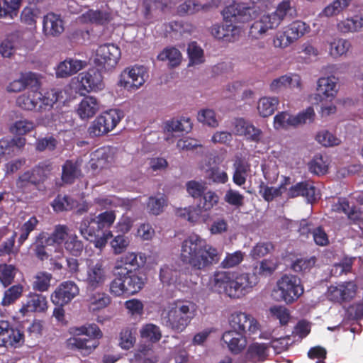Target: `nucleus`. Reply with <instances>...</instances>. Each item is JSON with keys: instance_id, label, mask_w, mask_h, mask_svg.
Masks as SVG:
<instances>
[{"instance_id": "1", "label": "nucleus", "mask_w": 363, "mask_h": 363, "mask_svg": "<svg viewBox=\"0 0 363 363\" xmlns=\"http://www.w3.org/2000/svg\"><path fill=\"white\" fill-rule=\"evenodd\" d=\"M222 252L198 235L185 239L181 246V259L195 270H206L219 262Z\"/></svg>"}, {"instance_id": "2", "label": "nucleus", "mask_w": 363, "mask_h": 363, "mask_svg": "<svg viewBox=\"0 0 363 363\" xmlns=\"http://www.w3.org/2000/svg\"><path fill=\"white\" fill-rule=\"evenodd\" d=\"M214 286L230 298H239L244 296L255 286L258 280L250 274H241L234 277L229 272H218L214 276Z\"/></svg>"}, {"instance_id": "3", "label": "nucleus", "mask_w": 363, "mask_h": 363, "mask_svg": "<svg viewBox=\"0 0 363 363\" xmlns=\"http://www.w3.org/2000/svg\"><path fill=\"white\" fill-rule=\"evenodd\" d=\"M196 306L191 301L177 300L171 303L162 318L164 324L177 333H182L195 316Z\"/></svg>"}, {"instance_id": "4", "label": "nucleus", "mask_w": 363, "mask_h": 363, "mask_svg": "<svg viewBox=\"0 0 363 363\" xmlns=\"http://www.w3.org/2000/svg\"><path fill=\"white\" fill-rule=\"evenodd\" d=\"M146 278L144 274L131 269H122L116 272V277L111 281L109 291L115 296L133 295L139 292L145 286Z\"/></svg>"}, {"instance_id": "5", "label": "nucleus", "mask_w": 363, "mask_h": 363, "mask_svg": "<svg viewBox=\"0 0 363 363\" xmlns=\"http://www.w3.org/2000/svg\"><path fill=\"white\" fill-rule=\"evenodd\" d=\"M337 80L334 76L319 77V101L321 103L322 116H328L336 112V106L332 101L337 92Z\"/></svg>"}, {"instance_id": "6", "label": "nucleus", "mask_w": 363, "mask_h": 363, "mask_svg": "<svg viewBox=\"0 0 363 363\" xmlns=\"http://www.w3.org/2000/svg\"><path fill=\"white\" fill-rule=\"evenodd\" d=\"M276 294L279 293L278 300L292 303L303 293V288L299 278L294 275L285 274L277 282Z\"/></svg>"}, {"instance_id": "7", "label": "nucleus", "mask_w": 363, "mask_h": 363, "mask_svg": "<svg viewBox=\"0 0 363 363\" xmlns=\"http://www.w3.org/2000/svg\"><path fill=\"white\" fill-rule=\"evenodd\" d=\"M121 113L110 110L99 116L90 125L88 133L91 138L100 137L111 131L121 120Z\"/></svg>"}, {"instance_id": "8", "label": "nucleus", "mask_w": 363, "mask_h": 363, "mask_svg": "<svg viewBox=\"0 0 363 363\" xmlns=\"http://www.w3.org/2000/svg\"><path fill=\"white\" fill-rule=\"evenodd\" d=\"M121 55V50L118 46L106 43L97 48L94 63L101 69L111 70L118 64Z\"/></svg>"}, {"instance_id": "9", "label": "nucleus", "mask_w": 363, "mask_h": 363, "mask_svg": "<svg viewBox=\"0 0 363 363\" xmlns=\"http://www.w3.org/2000/svg\"><path fill=\"white\" fill-rule=\"evenodd\" d=\"M48 166L39 164L30 170H28L21 174L16 180V186L23 192H26L30 185H33L37 189L48 178Z\"/></svg>"}, {"instance_id": "10", "label": "nucleus", "mask_w": 363, "mask_h": 363, "mask_svg": "<svg viewBox=\"0 0 363 363\" xmlns=\"http://www.w3.org/2000/svg\"><path fill=\"white\" fill-rule=\"evenodd\" d=\"M229 324L233 330L249 335L257 333L260 330L257 320L252 315L242 312L232 313L229 318Z\"/></svg>"}, {"instance_id": "11", "label": "nucleus", "mask_w": 363, "mask_h": 363, "mask_svg": "<svg viewBox=\"0 0 363 363\" xmlns=\"http://www.w3.org/2000/svg\"><path fill=\"white\" fill-rule=\"evenodd\" d=\"M108 279V273L101 260L90 263L86 269L84 279L86 290H96L102 287Z\"/></svg>"}, {"instance_id": "12", "label": "nucleus", "mask_w": 363, "mask_h": 363, "mask_svg": "<svg viewBox=\"0 0 363 363\" xmlns=\"http://www.w3.org/2000/svg\"><path fill=\"white\" fill-rule=\"evenodd\" d=\"M224 19L229 22H245L255 16L256 10L253 6L244 3H233L223 11Z\"/></svg>"}, {"instance_id": "13", "label": "nucleus", "mask_w": 363, "mask_h": 363, "mask_svg": "<svg viewBox=\"0 0 363 363\" xmlns=\"http://www.w3.org/2000/svg\"><path fill=\"white\" fill-rule=\"evenodd\" d=\"M79 288L73 281L60 283L51 294L52 303L57 306H64L79 294Z\"/></svg>"}, {"instance_id": "14", "label": "nucleus", "mask_w": 363, "mask_h": 363, "mask_svg": "<svg viewBox=\"0 0 363 363\" xmlns=\"http://www.w3.org/2000/svg\"><path fill=\"white\" fill-rule=\"evenodd\" d=\"M357 292V285L354 281H345L337 285H331L328 288L326 297L330 301L341 303L350 301Z\"/></svg>"}, {"instance_id": "15", "label": "nucleus", "mask_w": 363, "mask_h": 363, "mask_svg": "<svg viewBox=\"0 0 363 363\" xmlns=\"http://www.w3.org/2000/svg\"><path fill=\"white\" fill-rule=\"evenodd\" d=\"M78 81L81 95H85L86 93L92 91L101 90L104 86L102 74L98 69H90L86 72L81 73L78 77Z\"/></svg>"}, {"instance_id": "16", "label": "nucleus", "mask_w": 363, "mask_h": 363, "mask_svg": "<svg viewBox=\"0 0 363 363\" xmlns=\"http://www.w3.org/2000/svg\"><path fill=\"white\" fill-rule=\"evenodd\" d=\"M147 77L145 67L135 66L124 70L121 74L120 84L128 90L137 89L145 82Z\"/></svg>"}, {"instance_id": "17", "label": "nucleus", "mask_w": 363, "mask_h": 363, "mask_svg": "<svg viewBox=\"0 0 363 363\" xmlns=\"http://www.w3.org/2000/svg\"><path fill=\"white\" fill-rule=\"evenodd\" d=\"M24 335L6 321H0V346L16 347L23 342Z\"/></svg>"}, {"instance_id": "18", "label": "nucleus", "mask_w": 363, "mask_h": 363, "mask_svg": "<svg viewBox=\"0 0 363 363\" xmlns=\"http://www.w3.org/2000/svg\"><path fill=\"white\" fill-rule=\"evenodd\" d=\"M101 337L82 338L80 337H72L67 340L66 346L69 350H75L82 355L86 356L91 354L99 345V339Z\"/></svg>"}, {"instance_id": "19", "label": "nucleus", "mask_w": 363, "mask_h": 363, "mask_svg": "<svg viewBox=\"0 0 363 363\" xmlns=\"http://www.w3.org/2000/svg\"><path fill=\"white\" fill-rule=\"evenodd\" d=\"M100 101L94 96H85L78 104L77 113L82 120L94 117L101 109Z\"/></svg>"}, {"instance_id": "20", "label": "nucleus", "mask_w": 363, "mask_h": 363, "mask_svg": "<svg viewBox=\"0 0 363 363\" xmlns=\"http://www.w3.org/2000/svg\"><path fill=\"white\" fill-rule=\"evenodd\" d=\"M222 340L228 350L236 354L240 353L247 345V340L244 334L233 330L225 332Z\"/></svg>"}, {"instance_id": "21", "label": "nucleus", "mask_w": 363, "mask_h": 363, "mask_svg": "<svg viewBox=\"0 0 363 363\" xmlns=\"http://www.w3.org/2000/svg\"><path fill=\"white\" fill-rule=\"evenodd\" d=\"M64 23L60 16L49 13L44 16L43 32L48 37H57L64 32Z\"/></svg>"}, {"instance_id": "22", "label": "nucleus", "mask_w": 363, "mask_h": 363, "mask_svg": "<svg viewBox=\"0 0 363 363\" xmlns=\"http://www.w3.org/2000/svg\"><path fill=\"white\" fill-rule=\"evenodd\" d=\"M211 33L217 39L234 41L240 35L241 30L239 27L232 23L225 25L216 24L211 27Z\"/></svg>"}, {"instance_id": "23", "label": "nucleus", "mask_w": 363, "mask_h": 363, "mask_svg": "<svg viewBox=\"0 0 363 363\" xmlns=\"http://www.w3.org/2000/svg\"><path fill=\"white\" fill-rule=\"evenodd\" d=\"M112 157L110 151L106 147H101L91 154L90 167L95 171H99L111 166Z\"/></svg>"}, {"instance_id": "24", "label": "nucleus", "mask_w": 363, "mask_h": 363, "mask_svg": "<svg viewBox=\"0 0 363 363\" xmlns=\"http://www.w3.org/2000/svg\"><path fill=\"white\" fill-rule=\"evenodd\" d=\"M170 4V0H143V15L147 20L158 17Z\"/></svg>"}, {"instance_id": "25", "label": "nucleus", "mask_w": 363, "mask_h": 363, "mask_svg": "<svg viewBox=\"0 0 363 363\" xmlns=\"http://www.w3.org/2000/svg\"><path fill=\"white\" fill-rule=\"evenodd\" d=\"M48 308L46 297L42 294H30L23 303L21 311L23 313L44 312Z\"/></svg>"}, {"instance_id": "26", "label": "nucleus", "mask_w": 363, "mask_h": 363, "mask_svg": "<svg viewBox=\"0 0 363 363\" xmlns=\"http://www.w3.org/2000/svg\"><path fill=\"white\" fill-rule=\"evenodd\" d=\"M86 65L85 61L69 58L60 63L56 70L58 77H67L82 69Z\"/></svg>"}, {"instance_id": "27", "label": "nucleus", "mask_w": 363, "mask_h": 363, "mask_svg": "<svg viewBox=\"0 0 363 363\" xmlns=\"http://www.w3.org/2000/svg\"><path fill=\"white\" fill-rule=\"evenodd\" d=\"M86 301L89 309L99 311L107 307L111 302V297L103 291L96 290H86Z\"/></svg>"}, {"instance_id": "28", "label": "nucleus", "mask_w": 363, "mask_h": 363, "mask_svg": "<svg viewBox=\"0 0 363 363\" xmlns=\"http://www.w3.org/2000/svg\"><path fill=\"white\" fill-rule=\"evenodd\" d=\"M82 160H67L62 166V180L65 184H72L82 174Z\"/></svg>"}, {"instance_id": "29", "label": "nucleus", "mask_w": 363, "mask_h": 363, "mask_svg": "<svg viewBox=\"0 0 363 363\" xmlns=\"http://www.w3.org/2000/svg\"><path fill=\"white\" fill-rule=\"evenodd\" d=\"M315 188L309 182H302L292 186L288 191V196L290 198H295L299 196H304L308 202L312 203L315 200Z\"/></svg>"}, {"instance_id": "30", "label": "nucleus", "mask_w": 363, "mask_h": 363, "mask_svg": "<svg viewBox=\"0 0 363 363\" xmlns=\"http://www.w3.org/2000/svg\"><path fill=\"white\" fill-rule=\"evenodd\" d=\"M270 345L265 343L254 342L249 345L246 358L254 363L262 362L268 357Z\"/></svg>"}, {"instance_id": "31", "label": "nucleus", "mask_w": 363, "mask_h": 363, "mask_svg": "<svg viewBox=\"0 0 363 363\" xmlns=\"http://www.w3.org/2000/svg\"><path fill=\"white\" fill-rule=\"evenodd\" d=\"M219 201L220 197L216 192L211 190L205 191L196 206V212H199L202 218L203 213L210 211L214 206L218 204Z\"/></svg>"}, {"instance_id": "32", "label": "nucleus", "mask_w": 363, "mask_h": 363, "mask_svg": "<svg viewBox=\"0 0 363 363\" xmlns=\"http://www.w3.org/2000/svg\"><path fill=\"white\" fill-rule=\"evenodd\" d=\"M277 262L272 259H264L257 262L252 269V274L250 276H255L259 281V277L271 276L277 268Z\"/></svg>"}, {"instance_id": "33", "label": "nucleus", "mask_w": 363, "mask_h": 363, "mask_svg": "<svg viewBox=\"0 0 363 363\" xmlns=\"http://www.w3.org/2000/svg\"><path fill=\"white\" fill-rule=\"evenodd\" d=\"M233 167L235 169L233 182L238 186L243 185L246 182L247 172L250 170V164L244 159L237 157Z\"/></svg>"}, {"instance_id": "34", "label": "nucleus", "mask_w": 363, "mask_h": 363, "mask_svg": "<svg viewBox=\"0 0 363 363\" xmlns=\"http://www.w3.org/2000/svg\"><path fill=\"white\" fill-rule=\"evenodd\" d=\"M279 104L276 97H263L257 103V111L260 116L268 117L274 113Z\"/></svg>"}, {"instance_id": "35", "label": "nucleus", "mask_w": 363, "mask_h": 363, "mask_svg": "<svg viewBox=\"0 0 363 363\" xmlns=\"http://www.w3.org/2000/svg\"><path fill=\"white\" fill-rule=\"evenodd\" d=\"M191 128L192 125L190 119L185 118L179 120L172 119L167 121L164 124V131L167 133H188Z\"/></svg>"}, {"instance_id": "36", "label": "nucleus", "mask_w": 363, "mask_h": 363, "mask_svg": "<svg viewBox=\"0 0 363 363\" xmlns=\"http://www.w3.org/2000/svg\"><path fill=\"white\" fill-rule=\"evenodd\" d=\"M207 4H201L195 0H186L177 7V13L180 16L194 15L208 9Z\"/></svg>"}, {"instance_id": "37", "label": "nucleus", "mask_w": 363, "mask_h": 363, "mask_svg": "<svg viewBox=\"0 0 363 363\" xmlns=\"http://www.w3.org/2000/svg\"><path fill=\"white\" fill-rule=\"evenodd\" d=\"M52 275L47 272H38L33 277V289L40 292L47 291L50 286Z\"/></svg>"}, {"instance_id": "38", "label": "nucleus", "mask_w": 363, "mask_h": 363, "mask_svg": "<svg viewBox=\"0 0 363 363\" xmlns=\"http://www.w3.org/2000/svg\"><path fill=\"white\" fill-rule=\"evenodd\" d=\"M269 314L273 320H279L281 325H287L291 320L290 311L284 306H274L269 309Z\"/></svg>"}, {"instance_id": "39", "label": "nucleus", "mask_w": 363, "mask_h": 363, "mask_svg": "<svg viewBox=\"0 0 363 363\" xmlns=\"http://www.w3.org/2000/svg\"><path fill=\"white\" fill-rule=\"evenodd\" d=\"M40 96L35 92L22 94L17 98V105L24 110L32 111L35 108Z\"/></svg>"}, {"instance_id": "40", "label": "nucleus", "mask_w": 363, "mask_h": 363, "mask_svg": "<svg viewBox=\"0 0 363 363\" xmlns=\"http://www.w3.org/2000/svg\"><path fill=\"white\" fill-rule=\"evenodd\" d=\"M160 60H168L171 67H177L182 62V54L180 51L175 48H167L157 57Z\"/></svg>"}, {"instance_id": "41", "label": "nucleus", "mask_w": 363, "mask_h": 363, "mask_svg": "<svg viewBox=\"0 0 363 363\" xmlns=\"http://www.w3.org/2000/svg\"><path fill=\"white\" fill-rule=\"evenodd\" d=\"M363 26V18L355 16L340 21L337 24L338 29L342 33L355 32Z\"/></svg>"}, {"instance_id": "42", "label": "nucleus", "mask_w": 363, "mask_h": 363, "mask_svg": "<svg viewBox=\"0 0 363 363\" xmlns=\"http://www.w3.org/2000/svg\"><path fill=\"white\" fill-rule=\"evenodd\" d=\"M68 228L66 225H58L55 226L53 233L50 235H46L47 245H52L55 243L61 244L66 240L69 235Z\"/></svg>"}, {"instance_id": "43", "label": "nucleus", "mask_w": 363, "mask_h": 363, "mask_svg": "<svg viewBox=\"0 0 363 363\" xmlns=\"http://www.w3.org/2000/svg\"><path fill=\"white\" fill-rule=\"evenodd\" d=\"M18 269L13 264H0V281L4 286L11 285L16 277Z\"/></svg>"}, {"instance_id": "44", "label": "nucleus", "mask_w": 363, "mask_h": 363, "mask_svg": "<svg viewBox=\"0 0 363 363\" xmlns=\"http://www.w3.org/2000/svg\"><path fill=\"white\" fill-rule=\"evenodd\" d=\"M65 250L73 256H79L84 249L83 242L79 240L75 234L68 236L64 242Z\"/></svg>"}, {"instance_id": "45", "label": "nucleus", "mask_w": 363, "mask_h": 363, "mask_svg": "<svg viewBox=\"0 0 363 363\" xmlns=\"http://www.w3.org/2000/svg\"><path fill=\"white\" fill-rule=\"evenodd\" d=\"M197 119L200 123L211 128H215L219 125V119L215 111L212 109L201 110L198 113Z\"/></svg>"}, {"instance_id": "46", "label": "nucleus", "mask_w": 363, "mask_h": 363, "mask_svg": "<svg viewBox=\"0 0 363 363\" xmlns=\"http://www.w3.org/2000/svg\"><path fill=\"white\" fill-rule=\"evenodd\" d=\"M74 337L84 335L88 337H102L103 333L99 329V326L96 324H89L88 325H83L81 327H76L72 328Z\"/></svg>"}, {"instance_id": "47", "label": "nucleus", "mask_w": 363, "mask_h": 363, "mask_svg": "<svg viewBox=\"0 0 363 363\" xmlns=\"http://www.w3.org/2000/svg\"><path fill=\"white\" fill-rule=\"evenodd\" d=\"M187 52L189 57V65H197L204 62L203 50L196 42L189 44Z\"/></svg>"}, {"instance_id": "48", "label": "nucleus", "mask_w": 363, "mask_h": 363, "mask_svg": "<svg viewBox=\"0 0 363 363\" xmlns=\"http://www.w3.org/2000/svg\"><path fill=\"white\" fill-rule=\"evenodd\" d=\"M167 206V198L160 195L158 196H151L148 199L147 208L148 211L155 216L160 214Z\"/></svg>"}, {"instance_id": "49", "label": "nucleus", "mask_w": 363, "mask_h": 363, "mask_svg": "<svg viewBox=\"0 0 363 363\" xmlns=\"http://www.w3.org/2000/svg\"><path fill=\"white\" fill-rule=\"evenodd\" d=\"M38 223V218L35 216H32L21 225L18 240L19 245H22L28 239L30 233L36 228Z\"/></svg>"}, {"instance_id": "50", "label": "nucleus", "mask_w": 363, "mask_h": 363, "mask_svg": "<svg viewBox=\"0 0 363 363\" xmlns=\"http://www.w3.org/2000/svg\"><path fill=\"white\" fill-rule=\"evenodd\" d=\"M86 18L91 23L104 25L111 21L112 15L108 11L89 10L86 13Z\"/></svg>"}, {"instance_id": "51", "label": "nucleus", "mask_w": 363, "mask_h": 363, "mask_svg": "<svg viewBox=\"0 0 363 363\" xmlns=\"http://www.w3.org/2000/svg\"><path fill=\"white\" fill-rule=\"evenodd\" d=\"M306 31L307 27L306 23L299 21L293 22L286 30L287 38L293 43L303 35Z\"/></svg>"}, {"instance_id": "52", "label": "nucleus", "mask_w": 363, "mask_h": 363, "mask_svg": "<svg viewBox=\"0 0 363 363\" xmlns=\"http://www.w3.org/2000/svg\"><path fill=\"white\" fill-rule=\"evenodd\" d=\"M40 10L36 7H26L21 12V21L28 26H35L37 19L40 17Z\"/></svg>"}, {"instance_id": "53", "label": "nucleus", "mask_w": 363, "mask_h": 363, "mask_svg": "<svg viewBox=\"0 0 363 363\" xmlns=\"http://www.w3.org/2000/svg\"><path fill=\"white\" fill-rule=\"evenodd\" d=\"M350 43L345 39H335L330 47V53L334 57H340L348 51Z\"/></svg>"}, {"instance_id": "54", "label": "nucleus", "mask_w": 363, "mask_h": 363, "mask_svg": "<svg viewBox=\"0 0 363 363\" xmlns=\"http://www.w3.org/2000/svg\"><path fill=\"white\" fill-rule=\"evenodd\" d=\"M294 116L290 115L287 112H281L275 116L274 118V126L275 129L288 128L289 127H296L294 121Z\"/></svg>"}, {"instance_id": "55", "label": "nucleus", "mask_w": 363, "mask_h": 363, "mask_svg": "<svg viewBox=\"0 0 363 363\" xmlns=\"http://www.w3.org/2000/svg\"><path fill=\"white\" fill-rule=\"evenodd\" d=\"M62 97V92L57 89H51L47 91L41 99L42 104L40 106V109L50 110L53 105L57 103L60 97Z\"/></svg>"}, {"instance_id": "56", "label": "nucleus", "mask_w": 363, "mask_h": 363, "mask_svg": "<svg viewBox=\"0 0 363 363\" xmlns=\"http://www.w3.org/2000/svg\"><path fill=\"white\" fill-rule=\"evenodd\" d=\"M127 266L133 267H139L137 255L135 253L129 252L120 257V259L116 261L115 269L116 272H118L121 270V267L122 269H128Z\"/></svg>"}, {"instance_id": "57", "label": "nucleus", "mask_w": 363, "mask_h": 363, "mask_svg": "<svg viewBox=\"0 0 363 363\" xmlns=\"http://www.w3.org/2000/svg\"><path fill=\"white\" fill-rule=\"evenodd\" d=\"M140 335L143 338L147 339L152 342L159 341L162 337L159 327L153 324L145 325L140 330Z\"/></svg>"}, {"instance_id": "58", "label": "nucleus", "mask_w": 363, "mask_h": 363, "mask_svg": "<svg viewBox=\"0 0 363 363\" xmlns=\"http://www.w3.org/2000/svg\"><path fill=\"white\" fill-rule=\"evenodd\" d=\"M351 1L352 0H334L324 9L323 13L326 16L337 15L344 9L347 8Z\"/></svg>"}, {"instance_id": "59", "label": "nucleus", "mask_w": 363, "mask_h": 363, "mask_svg": "<svg viewBox=\"0 0 363 363\" xmlns=\"http://www.w3.org/2000/svg\"><path fill=\"white\" fill-rule=\"evenodd\" d=\"M187 193L193 198H201L206 190L205 183L191 180L186 183Z\"/></svg>"}, {"instance_id": "60", "label": "nucleus", "mask_w": 363, "mask_h": 363, "mask_svg": "<svg viewBox=\"0 0 363 363\" xmlns=\"http://www.w3.org/2000/svg\"><path fill=\"white\" fill-rule=\"evenodd\" d=\"M23 286L21 284L14 285L5 291L4 297L2 301L4 306H9L13 303L23 293Z\"/></svg>"}, {"instance_id": "61", "label": "nucleus", "mask_w": 363, "mask_h": 363, "mask_svg": "<svg viewBox=\"0 0 363 363\" xmlns=\"http://www.w3.org/2000/svg\"><path fill=\"white\" fill-rule=\"evenodd\" d=\"M34 128L35 125L32 121L28 120H20L15 122L11 126L10 130L11 132L14 134L23 135L33 130Z\"/></svg>"}, {"instance_id": "62", "label": "nucleus", "mask_w": 363, "mask_h": 363, "mask_svg": "<svg viewBox=\"0 0 363 363\" xmlns=\"http://www.w3.org/2000/svg\"><path fill=\"white\" fill-rule=\"evenodd\" d=\"M45 245H48L46 233L43 232L37 236L34 249L35 255L40 260H44L48 258V254L45 250Z\"/></svg>"}, {"instance_id": "63", "label": "nucleus", "mask_w": 363, "mask_h": 363, "mask_svg": "<svg viewBox=\"0 0 363 363\" xmlns=\"http://www.w3.org/2000/svg\"><path fill=\"white\" fill-rule=\"evenodd\" d=\"M352 268V260L345 259L339 263L332 266L330 274L333 277H340L343 274H347L351 272Z\"/></svg>"}, {"instance_id": "64", "label": "nucleus", "mask_w": 363, "mask_h": 363, "mask_svg": "<svg viewBox=\"0 0 363 363\" xmlns=\"http://www.w3.org/2000/svg\"><path fill=\"white\" fill-rule=\"evenodd\" d=\"M244 259V253L237 251L233 253H228L221 262L223 268H232L238 266Z\"/></svg>"}]
</instances>
